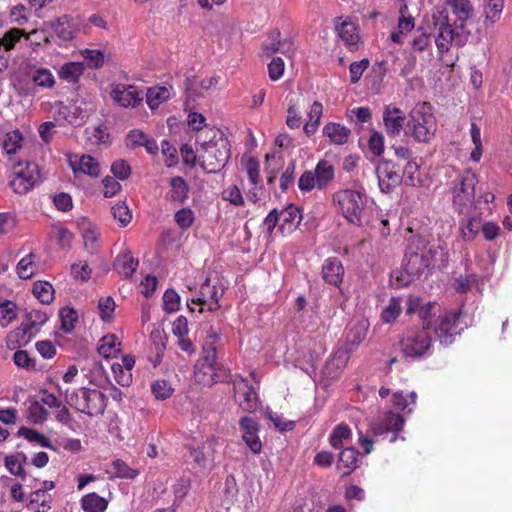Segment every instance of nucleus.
Instances as JSON below:
<instances>
[{
  "label": "nucleus",
  "mask_w": 512,
  "mask_h": 512,
  "mask_svg": "<svg viewBox=\"0 0 512 512\" xmlns=\"http://www.w3.org/2000/svg\"><path fill=\"white\" fill-rule=\"evenodd\" d=\"M462 310L447 311L435 302L421 309L423 327L406 331L400 340V348L407 358L416 359L425 356L431 348V337L428 329H434L436 337L443 345H450L454 337L463 330L459 326Z\"/></svg>",
  "instance_id": "f257e3e1"
},
{
  "label": "nucleus",
  "mask_w": 512,
  "mask_h": 512,
  "mask_svg": "<svg viewBox=\"0 0 512 512\" xmlns=\"http://www.w3.org/2000/svg\"><path fill=\"white\" fill-rule=\"evenodd\" d=\"M332 203L348 223L359 227L369 225L372 201L363 186L337 190L332 195Z\"/></svg>",
  "instance_id": "f03ea898"
},
{
  "label": "nucleus",
  "mask_w": 512,
  "mask_h": 512,
  "mask_svg": "<svg viewBox=\"0 0 512 512\" xmlns=\"http://www.w3.org/2000/svg\"><path fill=\"white\" fill-rule=\"evenodd\" d=\"M197 148L199 164L209 170L215 171L223 167L230 157V146L223 133L214 128H205L197 135Z\"/></svg>",
  "instance_id": "7ed1b4c3"
},
{
  "label": "nucleus",
  "mask_w": 512,
  "mask_h": 512,
  "mask_svg": "<svg viewBox=\"0 0 512 512\" xmlns=\"http://www.w3.org/2000/svg\"><path fill=\"white\" fill-rule=\"evenodd\" d=\"M407 136L418 142H428L436 131V120L430 104L418 103L411 110L409 120L404 128Z\"/></svg>",
  "instance_id": "20e7f679"
},
{
  "label": "nucleus",
  "mask_w": 512,
  "mask_h": 512,
  "mask_svg": "<svg viewBox=\"0 0 512 512\" xmlns=\"http://www.w3.org/2000/svg\"><path fill=\"white\" fill-rule=\"evenodd\" d=\"M445 255L440 245L428 244L406 254L404 264L407 271L415 277L430 266L443 264L446 261Z\"/></svg>",
  "instance_id": "39448f33"
},
{
  "label": "nucleus",
  "mask_w": 512,
  "mask_h": 512,
  "mask_svg": "<svg viewBox=\"0 0 512 512\" xmlns=\"http://www.w3.org/2000/svg\"><path fill=\"white\" fill-rule=\"evenodd\" d=\"M477 182L476 174L470 169L465 170L453 181L452 201L460 213L465 212L474 203Z\"/></svg>",
  "instance_id": "423d86ee"
},
{
  "label": "nucleus",
  "mask_w": 512,
  "mask_h": 512,
  "mask_svg": "<svg viewBox=\"0 0 512 512\" xmlns=\"http://www.w3.org/2000/svg\"><path fill=\"white\" fill-rule=\"evenodd\" d=\"M67 400L75 409L89 416L102 414L106 407L105 395L96 389L79 388L67 395Z\"/></svg>",
  "instance_id": "0eeeda50"
},
{
  "label": "nucleus",
  "mask_w": 512,
  "mask_h": 512,
  "mask_svg": "<svg viewBox=\"0 0 512 512\" xmlns=\"http://www.w3.org/2000/svg\"><path fill=\"white\" fill-rule=\"evenodd\" d=\"M47 320L48 316L46 313L39 310L30 311L20 327L8 334V346L11 348L25 346L37 334L39 327L46 323Z\"/></svg>",
  "instance_id": "6e6552de"
},
{
  "label": "nucleus",
  "mask_w": 512,
  "mask_h": 512,
  "mask_svg": "<svg viewBox=\"0 0 512 512\" xmlns=\"http://www.w3.org/2000/svg\"><path fill=\"white\" fill-rule=\"evenodd\" d=\"M40 181L38 165L33 162H18L14 166L10 186L18 194L27 193Z\"/></svg>",
  "instance_id": "1a4fd4ad"
},
{
  "label": "nucleus",
  "mask_w": 512,
  "mask_h": 512,
  "mask_svg": "<svg viewBox=\"0 0 512 512\" xmlns=\"http://www.w3.org/2000/svg\"><path fill=\"white\" fill-rule=\"evenodd\" d=\"M215 439H207L201 445L190 449L191 471L195 476H206L214 466Z\"/></svg>",
  "instance_id": "9d476101"
},
{
  "label": "nucleus",
  "mask_w": 512,
  "mask_h": 512,
  "mask_svg": "<svg viewBox=\"0 0 512 512\" xmlns=\"http://www.w3.org/2000/svg\"><path fill=\"white\" fill-rule=\"evenodd\" d=\"M432 28L435 43L440 54L447 52L454 39V30L448 21V13L445 9H436L433 11Z\"/></svg>",
  "instance_id": "9b49d317"
},
{
  "label": "nucleus",
  "mask_w": 512,
  "mask_h": 512,
  "mask_svg": "<svg viewBox=\"0 0 512 512\" xmlns=\"http://www.w3.org/2000/svg\"><path fill=\"white\" fill-rule=\"evenodd\" d=\"M110 96L119 106L135 107L143 100L142 92L133 85L116 83L111 86Z\"/></svg>",
  "instance_id": "f8f14e48"
},
{
  "label": "nucleus",
  "mask_w": 512,
  "mask_h": 512,
  "mask_svg": "<svg viewBox=\"0 0 512 512\" xmlns=\"http://www.w3.org/2000/svg\"><path fill=\"white\" fill-rule=\"evenodd\" d=\"M228 377L227 370L217 366V359L215 361H205L196 366L195 379L197 382L210 386L216 382L224 381Z\"/></svg>",
  "instance_id": "ddd939ff"
},
{
  "label": "nucleus",
  "mask_w": 512,
  "mask_h": 512,
  "mask_svg": "<svg viewBox=\"0 0 512 512\" xmlns=\"http://www.w3.org/2000/svg\"><path fill=\"white\" fill-rule=\"evenodd\" d=\"M223 290L217 287L216 284H212L209 279H207L201 286L199 291V297L192 300V304H197L200 306V312L204 310L207 311H216L219 305V298L222 296Z\"/></svg>",
  "instance_id": "4468645a"
},
{
  "label": "nucleus",
  "mask_w": 512,
  "mask_h": 512,
  "mask_svg": "<svg viewBox=\"0 0 512 512\" xmlns=\"http://www.w3.org/2000/svg\"><path fill=\"white\" fill-rule=\"evenodd\" d=\"M235 398L239 406L248 412H252L258 407V397L254 388L242 377L234 380Z\"/></svg>",
  "instance_id": "2eb2a0df"
},
{
  "label": "nucleus",
  "mask_w": 512,
  "mask_h": 512,
  "mask_svg": "<svg viewBox=\"0 0 512 512\" xmlns=\"http://www.w3.org/2000/svg\"><path fill=\"white\" fill-rule=\"evenodd\" d=\"M376 175L379 188L384 193H389L401 183V177L390 161H381L376 166Z\"/></svg>",
  "instance_id": "dca6fc26"
},
{
  "label": "nucleus",
  "mask_w": 512,
  "mask_h": 512,
  "mask_svg": "<svg viewBox=\"0 0 512 512\" xmlns=\"http://www.w3.org/2000/svg\"><path fill=\"white\" fill-rule=\"evenodd\" d=\"M243 431V440L254 454H259L262 449L261 441L258 437L259 426L255 419L246 416L241 418L239 422Z\"/></svg>",
  "instance_id": "f3484780"
},
{
  "label": "nucleus",
  "mask_w": 512,
  "mask_h": 512,
  "mask_svg": "<svg viewBox=\"0 0 512 512\" xmlns=\"http://www.w3.org/2000/svg\"><path fill=\"white\" fill-rule=\"evenodd\" d=\"M279 216V231L283 236L291 234L299 226L302 215L300 210L295 205H288L280 212Z\"/></svg>",
  "instance_id": "a211bd4d"
},
{
  "label": "nucleus",
  "mask_w": 512,
  "mask_h": 512,
  "mask_svg": "<svg viewBox=\"0 0 512 512\" xmlns=\"http://www.w3.org/2000/svg\"><path fill=\"white\" fill-rule=\"evenodd\" d=\"M349 360L347 349L339 348L328 360L322 370V376L326 380H334L339 377Z\"/></svg>",
  "instance_id": "6ab92c4d"
},
{
  "label": "nucleus",
  "mask_w": 512,
  "mask_h": 512,
  "mask_svg": "<svg viewBox=\"0 0 512 512\" xmlns=\"http://www.w3.org/2000/svg\"><path fill=\"white\" fill-rule=\"evenodd\" d=\"M69 162L75 173L79 171L91 177H98L101 173L100 162L90 155H74Z\"/></svg>",
  "instance_id": "aec40b11"
},
{
  "label": "nucleus",
  "mask_w": 512,
  "mask_h": 512,
  "mask_svg": "<svg viewBox=\"0 0 512 512\" xmlns=\"http://www.w3.org/2000/svg\"><path fill=\"white\" fill-rule=\"evenodd\" d=\"M344 276V268L341 261L336 258H328L322 265V277L330 285L339 287Z\"/></svg>",
  "instance_id": "412c9836"
},
{
  "label": "nucleus",
  "mask_w": 512,
  "mask_h": 512,
  "mask_svg": "<svg viewBox=\"0 0 512 512\" xmlns=\"http://www.w3.org/2000/svg\"><path fill=\"white\" fill-rule=\"evenodd\" d=\"M219 78L216 76L199 78L194 77L193 79H188L186 85V91L188 96L193 100H196L199 97H202L205 92L211 90L218 84Z\"/></svg>",
  "instance_id": "4be33fe9"
},
{
  "label": "nucleus",
  "mask_w": 512,
  "mask_h": 512,
  "mask_svg": "<svg viewBox=\"0 0 512 512\" xmlns=\"http://www.w3.org/2000/svg\"><path fill=\"white\" fill-rule=\"evenodd\" d=\"M404 120V114L399 108L392 106H387L385 108L383 121L389 135H399L403 129Z\"/></svg>",
  "instance_id": "5701e85b"
},
{
  "label": "nucleus",
  "mask_w": 512,
  "mask_h": 512,
  "mask_svg": "<svg viewBox=\"0 0 512 512\" xmlns=\"http://www.w3.org/2000/svg\"><path fill=\"white\" fill-rule=\"evenodd\" d=\"M39 270V256L34 252H30L22 257L16 265V274L23 280L32 278Z\"/></svg>",
  "instance_id": "b1692460"
},
{
  "label": "nucleus",
  "mask_w": 512,
  "mask_h": 512,
  "mask_svg": "<svg viewBox=\"0 0 512 512\" xmlns=\"http://www.w3.org/2000/svg\"><path fill=\"white\" fill-rule=\"evenodd\" d=\"M368 323L366 320H360L348 327L346 334V347L348 353L354 350L366 337Z\"/></svg>",
  "instance_id": "393cba45"
},
{
  "label": "nucleus",
  "mask_w": 512,
  "mask_h": 512,
  "mask_svg": "<svg viewBox=\"0 0 512 512\" xmlns=\"http://www.w3.org/2000/svg\"><path fill=\"white\" fill-rule=\"evenodd\" d=\"M322 133L329 139L330 143L335 145H343L347 143L351 131L344 125L329 122L323 127Z\"/></svg>",
  "instance_id": "a878e982"
},
{
  "label": "nucleus",
  "mask_w": 512,
  "mask_h": 512,
  "mask_svg": "<svg viewBox=\"0 0 512 512\" xmlns=\"http://www.w3.org/2000/svg\"><path fill=\"white\" fill-rule=\"evenodd\" d=\"M317 179L318 189H325L331 183L335 176L334 166L327 160H321L317 163L314 171Z\"/></svg>",
  "instance_id": "bb28decb"
},
{
  "label": "nucleus",
  "mask_w": 512,
  "mask_h": 512,
  "mask_svg": "<svg viewBox=\"0 0 512 512\" xmlns=\"http://www.w3.org/2000/svg\"><path fill=\"white\" fill-rule=\"evenodd\" d=\"M337 35L349 47H354L359 41V35L355 23L350 20H343L335 27Z\"/></svg>",
  "instance_id": "cd10ccee"
},
{
  "label": "nucleus",
  "mask_w": 512,
  "mask_h": 512,
  "mask_svg": "<svg viewBox=\"0 0 512 512\" xmlns=\"http://www.w3.org/2000/svg\"><path fill=\"white\" fill-rule=\"evenodd\" d=\"M52 28L57 38L62 42L71 41L76 34L74 25L72 24L70 18L66 15L58 18L52 24Z\"/></svg>",
  "instance_id": "c85d7f7f"
},
{
  "label": "nucleus",
  "mask_w": 512,
  "mask_h": 512,
  "mask_svg": "<svg viewBox=\"0 0 512 512\" xmlns=\"http://www.w3.org/2000/svg\"><path fill=\"white\" fill-rule=\"evenodd\" d=\"M52 507L51 494H45L42 490H35L29 496L27 508L34 512H48Z\"/></svg>",
  "instance_id": "c756f323"
},
{
  "label": "nucleus",
  "mask_w": 512,
  "mask_h": 512,
  "mask_svg": "<svg viewBox=\"0 0 512 512\" xmlns=\"http://www.w3.org/2000/svg\"><path fill=\"white\" fill-rule=\"evenodd\" d=\"M108 500L97 493H88L80 500L81 508L85 512H105L108 507Z\"/></svg>",
  "instance_id": "7c9ffc66"
},
{
  "label": "nucleus",
  "mask_w": 512,
  "mask_h": 512,
  "mask_svg": "<svg viewBox=\"0 0 512 512\" xmlns=\"http://www.w3.org/2000/svg\"><path fill=\"white\" fill-rule=\"evenodd\" d=\"M83 73V62H67L64 63L58 70L59 78L70 83L78 82Z\"/></svg>",
  "instance_id": "2f4dec72"
},
{
  "label": "nucleus",
  "mask_w": 512,
  "mask_h": 512,
  "mask_svg": "<svg viewBox=\"0 0 512 512\" xmlns=\"http://www.w3.org/2000/svg\"><path fill=\"white\" fill-rule=\"evenodd\" d=\"M504 0H484V24L493 25L501 18Z\"/></svg>",
  "instance_id": "473e14b6"
},
{
  "label": "nucleus",
  "mask_w": 512,
  "mask_h": 512,
  "mask_svg": "<svg viewBox=\"0 0 512 512\" xmlns=\"http://www.w3.org/2000/svg\"><path fill=\"white\" fill-rule=\"evenodd\" d=\"M120 340L115 335L103 336L98 345V352L104 358H113L120 352Z\"/></svg>",
  "instance_id": "72a5a7b5"
},
{
  "label": "nucleus",
  "mask_w": 512,
  "mask_h": 512,
  "mask_svg": "<svg viewBox=\"0 0 512 512\" xmlns=\"http://www.w3.org/2000/svg\"><path fill=\"white\" fill-rule=\"evenodd\" d=\"M138 261L135 260L130 253L120 254L115 262V267L118 273L124 278H130L136 271Z\"/></svg>",
  "instance_id": "f704fd0d"
},
{
  "label": "nucleus",
  "mask_w": 512,
  "mask_h": 512,
  "mask_svg": "<svg viewBox=\"0 0 512 512\" xmlns=\"http://www.w3.org/2000/svg\"><path fill=\"white\" fill-rule=\"evenodd\" d=\"M352 437V431L346 424L337 425L331 432L329 442L335 449H340L349 442Z\"/></svg>",
  "instance_id": "c9c22d12"
},
{
  "label": "nucleus",
  "mask_w": 512,
  "mask_h": 512,
  "mask_svg": "<svg viewBox=\"0 0 512 512\" xmlns=\"http://www.w3.org/2000/svg\"><path fill=\"white\" fill-rule=\"evenodd\" d=\"M171 96L170 89L167 87L149 88L146 93V101L151 109H156L159 105L167 101Z\"/></svg>",
  "instance_id": "e433bc0d"
},
{
  "label": "nucleus",
  "mask_w": 512,
  "mask_h": 512,
  "mask_svg": "<svg viewBox=\"0 0 512 512\" xmlns=\"http://www.w3.org/2000/svg\"><path fill=\"white\" fill-rule=\"evenodd\" d=\"M170 191L168 196L171 200L182 203L187 198L188 185L182 177H173L170 180Z\"/></svg>",
  "instance_id": "4c0bfd02"
},
{
  "label": "nucleus",
  "mask_w": 512,
  "mask_h": 512,
  "mask_svg": "<svg viewBox=\"0 0 512 512\" xmlns=\"http://www.w3.org/2000/svg\"><path fill=\"white\" fill-rule=\"evenodd\" d=\"M18 317L17 305L9 300L0 302V326L8 327Z\"/></svg>",
  "instance_id": "58836bf2"
},
{
  "label": "nucleus",
  "mask_w": 512,
  "mask_h": 512,
  "mask_svg": "<svg viewBox=\"0 0 512 512\" xmlns=\"http://www.w3.org/2000/svg\"><path fill=\"white\" fill-rule=\"evenodd\" d=\"M33 295L43 304H49L54 299V288L47 281H36L33 284Z\"/></svg>",
  "instance_id": "ea45409f"
},
{
  "label": "nucleus",
  "mask_w": 512,
  "mask_h": 512,
  "mask_svg": "<svg viewBox=\"0 0 512 512\" xmlns=\"http://www.w3.org/2000/svg\"><path fill=\"white\" fill-rule=\"evenodd\" d=\"M358 466V451L354 447L343 449L339 455V468L344 467L347 471L344 475H348Z\"/></svg>",
  "instance_id": "a19ab883"
},
{
  "label": "nucleus",
  "mask_w": 512,
  "mask_h": 512,
  "mask_svg": "<svg viewBox=\"0 0 512 512\" xmlns=\"http://www.w3.org/2000/svg\"><path fill=\"white\" fill-rule=\"evenodd\" d=\"M242 165L244 167V170L248 176L250 183L252 185L260 184L261 178L259 161L252 156H246L242 158Z\"/></svg>",
  "instance_id": "79ce46f5"
},
{
  "label": "nucleus",
  "mask_w": 512,
  "mask_h": 512,
  "mask_svg": "<svg viewBox=\"0 0 512 512\" xmlns=\"http://www.w3.org/2000/svg\"><path fill=\"white\" fill-rule=\"evenodd\" d=\"M84 58L85 64L90 69H99L104 65L105 55L99 49H83L79 51Z\"/></svg>",
  "instance_id": "37998d69"
},
{
  "label": "nucleus",
  "mask_w": 512,
  "mask_h": 512,
  "mask_svg": "<svg viewBox=\"0 0 512 512\" xmlns=\"http://www.w3.org/2000/svg\"><path fill=\"white\" fill-rule=\"evenodd\" d=\"M18 435L29 441L30 443L37 444L41 447L51 448L52 444L49 438H47L44 434L39 433L38 431L21 427L18 430Z\"/></svg>",
  "instance_id": "c03bdc74"
},
{
  "label": "nucleus",
  "mask_w": 512,
  "mask_h": 512,
  "mask_svg": "<svg viewBox=\"0 0 512 512\" xmlns=\"http://www.w3.org/2000/svg\"><path fill=\"white\" fill-rule=\"evenodd\" d=\"M416 399L417 394L414 391L407 396H404L402 392H395L392 396V403L396 409L410 413L413 410L411 406L415 405Z\"/></svg>",
  "instance_id": "a18cd8bd"
},
{
  "label": "nucleus",
  "mask_w": 512,
  "mask_h": 512,
  "mask_svg": "<svg viewBox=\"0 0 512 512\" xmlns=\"http://www.w3.org/2000/svg\"><path fill=\"white\" fill-rule=\"evenodd\" d=\"M191 487V480L189 477H179L173 485L174 503L173 507H176L187 495ZM176 508H173L172 512H175Z\"/></svg>",
  "instance_id": "49530a36"
},
{
  "label": "nucleus",
  "mask_w": 512,
  "mask_h": 512,
  "mask_svg": "<svg viewBox=\"0 0 512 512\" xmlns=\"http://www.w3.org/2000/svg\"><path fill=\"white\" fill-rule=\"evenodd\" d=\"M403 179L405 184L410 186H419L422 180L419 173V166L414 161H408L403 170Z\"/></svg>",
  "instance_id": "de8ad7c7"
},
{
  "label": "nucleus",
  "mask_w": 512,
  "mask_h": 512,
  "mask_svg": "<svg viewBox=\"0 0 512 512\" xmlns=\"http://www.w3.org/2000/svg\"><path fill=\"white\" fill-rule=\"evenodd\" d=\"M460 225L462 237L467 241L473 240L481 228L480 219L476 217L467 218Z\"/></svg>",
  "instance_id": "09e8293b"
},
{
  "label": "nucleus",
  "mask_w": 512,
  "mask_h": 512,
  "mask_svg": "<svg viewBox=\"0 0 512 512\" xmlns=\"http://www.w3.org/2000/svg\"><path fill=\"white\" fill-rule=\"evenodd\" d=\"M413 279L414 276L407 271L405 264H403L400 269H396L390 274V283L395 288L407 286Z\"/></svg>",
  "instance_id": "8fccbe9b"
},
{
  "label": "nucleus",
  "mask_w": 512,
  "mask_h": 512,
  "mask_svg": "<svg viewBox=\"0 0 512 512\" xmlns=\"http://www.w3.org/2000/svg\"><path fill=\"white\" fill-rule=\"evenodd\" d=\"M24 460H25V456L22 454L6 456L5 461H4L5 467L11 474H13L15 476H19V477H24L25 476L24 467H23Z\"/></svg>",
  "instance_id": "3c124183"
},
{
  "label": "nucleus",
  "mask_w": 512,
  "mask_h": 512,
  "mask_svg": "<svg viewBox=\"0 0 512 512\" xmlns=\"http://www.w3.org/2000/svg\"><path fill=\"white\" fill-rule=\"evenodd\" d=\"M22 135L18 130L8 132L3 141V149L7 154L16 153L22 146Z\"/></svg>",
  "instance_id": "603ef678"
},
{
  "label": "nucleus",
  "mask_w": 512,
  "mask_h": 512,
  "mask_svg": "<svg viewBox=\"0 0 512 512\" xmlns=\"http://www.w3.org/2000/svg\"><path fill=\"white\" fill-rule=\"evenodd\" d=\"M115 301L112 297H101L98 301L100 318L105 322H111L115 311Z\"/></svg>",
  "instance_id": "864d4df0"
},
{
  "label": "nucleus",
  "mask_w": 512,
  "mask_h": 512,
  "mask_svg": "<svg viewBox=\"0 0 512 512\" xmlns=\"http://www.w3.org/2000/svg\"><path fill=\"white\" fill-rule=\"evenodd\" d=\"M111 473L119 478L134 479L138 475V471L132 469L124 461L117 459L111 464Z\"/></svg>",
  "instance_id": "5fc2aeb1"
},
{
  "label": "nucleus",
  "mask_w": 512,
  "mask_h": 512,
  "mask_svg": "<svg viewBox=\"0 0 512 512\" xmlns=\"http://www.w3.org/2000/svg\"><path fill=\"white\" fill-rule=\"evenodd\" d=\"M447 4L459 20H466L471 12L472 7L468 0H447Z\"/></svg>",
  "instance_id": "6e6d98bb"
},
{
  "label": "nucleus",
  "mask_w": 512,
  "mask_h": 512,
  "mask_svg": "<svg viewBox=\"0 0 512 512\" xmlns=\"http://www.w3.org/2000/svg\"><path fill=\"white\" fill-rule=\"evenodd\" d=\"M59 318L61 322V328L65 332L69 333L73 330L78 319V315L74 309L70 307H64L60 310Z\"/></svg>",
  "instance_id": "4d7b16f0"
},
{
  "label": "nucleus",
  "mask_w": 512,
  "mask_h": 512,
  "mask_svg": "<svg viewBox=\"0 0 512 512\" xmlns=\"http://www.w3.org/2000/svg\"><path fill=\"white\" fill-rule=\"evenodd\" d=\"M33 82L43 88H52L55 85V78L47 68L37 69L33 74Z\"/></svg>",
  "instance_id": "13d9d810"
},
{
  "label": "nucleus",
  "mask_w": 512,
  "mask_h": 512,
  "mask_svg": "<svg viewBox=\"0 0 512 512\" xmlns=\"http://www.w3.org/2000/svg\"><path fill=\"white\" fill-rule=\"evenodd\" d=\"M401 313L400 300L392 298L388 305L383 309L381 313V319L384 323H392L397 319Z\"/></svg>",
  "instance_id": "bf43d9fd"
},
{
  "label": "nucleus",
  "mask_w": 512,
  "mask_h": 512,
  "mask_svg": "<svg viewBox=\"0 0 512 512\" xmlns=\"http://www.w3.org/2000/svg\"><path fill=\"white\" fill-rule=\"evenodd\" d=\"M454 288L457 292L466 293L473 289L479 290L478 278L475 275L460 276L455 280Z\"/></svg>",
  "instance_id": "052dcab7"
},
{
  "label": "nucleus",
  "mask_w": 512,
  "mask_h": 512,
  "mask_svg": "<svg viewBox=\"0 0 512 512\" xmlns=\"http://www.w3.org/2000/svg\"><path fill=\"white\" fill-rule=\"evenodd\" d=\"M180 308V296L173 289H167L163 294V309L167 313H174Z\"/></svg>",
  "instance_id": "680f3d73"
},
{
  "label": "nucleus",
  "mask_w": 512,
  "mask_h": 512,
  "mask_svg": "<svg viewBox=\"0 0 512 512\" xmlns=\"http://www.w3.org/2000/svg\"><path fill=\"white\" fill-rule=\"evenodd\" d=\"M22 31L14 28L7 31L3 37H0V52L2 50L9 51L14 48L15 44L20 40Z\"/></svg>",
  "instance_id": "e2e57ef3"
},
{
  "label": "nucleus",
  "mask_w": 512,
  "mask_h": 512,
  "mask_svg": "<svg viewBox=\"0 0 512 512\" xmlns=\"http://www.w3.org/2000/svg\"><path fill=\"white\" fill-rule=\"evenodd\" d=\"M112 214L119 225L122 227L127 226L132 219V214L125 203H117L112 207Z\"/></svg>",
  "instance_id": "0e129e2a"
},
{
  "label": "nucleus",
  "mask_w": 512,
  "mask_h": 512,
  "mask_svg": "<svg viewBox=\"0 0 512 512\" xmlns=\"http://www.w3.org/2000/svg\"><path fill=\"white\" fill-rule=\"evenodd\" d=\"M384 151V137L379 132H373L368 140V153L372 157H379Z\"/></svg>",
  "instance_id": "69168bd1"
},
{
  "label": "nucleus",
  "mask_w": 512,
  "mask_h": 512,
  "mask_svg": "<svg viewBox=\"0 0 512 512\" xmlns=\"http://www.w3.org/2000/svg\"><path fill=\"white\" fill-rule=\"evenodd\" d=\"M222 199L234 206H243L244 198L241 190L236 185H230L222 191Z\"/></svg>",
  "instance_id": "338daca9"
},
{
  "label": "nucleus",
  "mask_w": 512,
  "mask_h": 512,
  "mask_svg": "<svg viewBox=\"0 0 512 512\" xmlns=\"http://www.w3.org/2000/svg\"><path fill=\"white\" fill-rule=\"evenodd\" d=\"M151 390L153 395L159 400H165L173 393L171 385L165 380H156L153 382Z\"/></svg>",
  "instance_id": "774afa93"
}]
</instances>
